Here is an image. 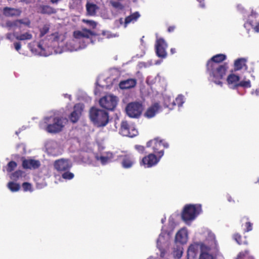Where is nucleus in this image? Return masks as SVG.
Instances as JSON below:
<instances>
[{
	"mask_svg": "<svg viewBox=\"0 0 259 259\" xmlns=\"http://www.w3.org/2000/svg\"><path fill=\"white\" fill-rule=\"evenodd\" d=\"M226 59V56L219 54L212 57L206 63V71L211 80L215 84L222 85L221 80L226 75L228 66L227 63L221 64Z\"/></svg>",
	"mask_w": 259,
	"mask_h": 259,
	"instance_id": "obj_1",
	"label": "nucleus"
},
{
	"mask_svg": "<svg viewBox=\"0 0 259 259\" xmlns=\"http://www.w3.org/2000/svg\"><path fill=\"white\" fill-rule=\"evenodd\" d=\"M65 121L66 119L62 117H46L44 118V123L47 125L45 130L49 133H58L63 130Z\"/></svg>",
	"mask_w": 259,
	"mask_h": 259,
	"instance_id": "obj_2",
	"label": "nucleus"
},
{
	"mask_svg": "<svg viewBox=\"0 0 259 259\" xmlns=\"http://www.w3.org/2000/svg\"><path fill=\"white\" fill-rule=\"evenodd\" d=\"M91 120L97 127H104L109 122V115L106 111L92 107L89 111Z\"/></svg>",
	"mask_w": 259,
	"mask_h": 259,
	"instance_id": "obj_3",
	"label": "nucleus"
},
{
	"mask_svg": "<svg viewBox=\"0 0 259 259\" xmlns=\"http://www.w3.org/2000/svg\"><path fill=\"white\" fill-rule=\"evenodd\" d=\"M202 211L201 205L199 204H186L181 213L182 219L186 223L193 221Z\"/></svg>",
	"mask_w": 259,
	"mask_h": 259,
	"instance_id": "obj_4",
	"label": "nucleus"
},
{
	"mask_svg": "<svg viewBox=\"0 0 259 259\" xmlns=\"http://www.w3.org/2000/svg\"><path fill=\"white\" fill-rule=\"evenodd\" d=\"M146 147L151 148L153 153L159 156V157H162L164 155V149L168 148L169 145L164 140L157 137L148 141Z\"/></svg>",
	"mask_w": 259,
	"mask_h": 259,
	"instance_id": "obj_5",
	"label": "nucleus"
},
{
	"mask_svg": "<svg viewBox=\"0 0 259 259\" xmlns=\"http://www.w3.org/2000/svg\"><path fill=\"white\" fill-rule=\"evenodd\" d=\"M143 110L142 103L139 102H132L128 103L125 108L127 115L131 118H139Z\"/></svg>",
	"mask_w": 259,
	"mask_h": 259,
	"instance_id": "obj_6",
	"label": "nucleus"
},
{
	"mask_svg": "<svg viewBox=\"0 0 259 259\" xmlns=\"http://www.w3.org/2000/svg\"><path fill=\"white\" fill-rule=\"evenodd\" d=\"M120 133L123 136L130 137H135L138 134L135 124L126 120L122 121L121 122Z\"/></svg>",
	"mask_w": 259,
	"mask_h": 259,
	"instance_id": "obj_7",
	"label": "nucleus"
},
{
	"mask_svg": "<svg viewBox=\"0 0 259 259\" xmlns=\"http://www.w3.org/2000/svg\"><path fill=\"white\" fill-rule=\"evenodd\" d=\"M100 105L108 110H113L117 105L116 97L112 95L105 96L99 100Z\"/></svg>",
	"mask_w": 259,
	"mask_h": 259,
	"instance_id": "obj_8",
	"label": "nucleus"
},
{
	"mask_svg": "<svg viewBox=\"0 0 259 259\" xmlns=\"http://www.w3.org/2000/svg\"><path fill=\"white\" fill-rule=\"evenodd\" d=\"M161 158L154 153H150L142 159L140 161V164L145 168H150L156 165Z\"/></svg>",
	"mask_w": 259,
	"mask_h": 259,
	"instance_id": "obj_9",
	"label": "nucleus"
},
{
	"mask_svg": "<svg viewBox=\"0 0 259 259\" xmlns=\"http://www.w3.org/2000/svg\"><path fill=\"white\" fill-rule=\"evenodd\" d=\"M167 47V44L162 38H159L156 39L155 48L156 55L161 58H165L167 56L166 49Z\"/></svg>",
	"mask_w": 259,
	"mask_h": 259,
	"instance_id": "obj_10",
	"label": "nucleus"
},
{
	"mask_svg": "<svg viewBox=\"0 0 259 259\" xmlns=\"http://www.w3.org/2000/svg\"><path fill=\"white\" fill-rule=\"evenodd\" d=\"M30 20L28 18L23 19H17L14 21L8 20L6 22L5 26L10 29H15L17 28H20L21 25L23 24L27 27H30Z\"/></svg>",
	"mask_w": 259,
	"mask_h": 259,
	"instance_id": "obj_11",
	"label": "nucleus"
},
{
	"mask_svg": "<svg viewBox=\"0 0 259 259\" xmlns=\"http://www.w3.org/2000/svg\"><path fill=\"white\" fill-rule=\"evenodd\" d=\"M84 108V105L81 103H77L74 105L73 111L69 116V119L73 123H76L79 119L82 112Z\"/></svg>",
	"mask_w": 259,
	"mask_h": 259,
	"instance_id": "obj_12",
	"label": "nucleus"
},
{
	"mask_svg": "<svg viewBox=\"0 0 259 259\" xmlns=\"http://www.w3.org/2000/svg\"><path fill=\"white\" fill-rule=\"evenodd\" d=\"M54 166L56 170L59 172H62L69 170L72 167V164L68 160L60 159L54 162Z\"/></svg>",
	"mask_w": 259,
	"mask_h": 259,
	"instance_id": "obj_13",
	"label": "nucleus"
},
{
	"mask_svg": "<svg viewBox=\"0 0 259 259\" xmlns=\"http://www.w3.org/2000/svg\"><path fill=\"white\" fill-rule=\"evenodd\" d=\"M22 165L24 169H36L40 166V163L37 160L24 159Z\"/></svg>",
	"mask_w": 259,
	"mask_h": 259,
	"instance_id": "obj_14",
	"label": "nucleus"
},
{
	"mask_svg": "<svg viewBox=\"0 0 259 259\" xmlns=\"http://www.w3.org/2000/svg\"><path fill=\"white\" fill-rule=\"evenodd\" d=\"M21 12V11L19 9L8 7L4 8L3 11V15L8 17L19 16Z\"/></svg>",
	"mask_w": 259,
	"mask_h": 259,
	"instance_id": "obj_15",
	"label": "nucleus"
},
{
	"mask_svg": "<svg viewBox=\"0 0 259 259\" xmlns=\"http://www.w3.org/2000/svg\"><path fill=\"white\" fill-rule=\"evenodd\" d=\"M201 243H194L191 244L187 250L188 259H194L197 256L199 247Z\"/></svg>",
	"mask_w": 259,
	"mask_h": 259,
	"instance_id": "obj_16",
	"label": "nucleus"
},
{
	"mask_svg": "<svg viewBox=\"0 0 259 259\" xmlns=\"http://www.w3.org/2000/svg\"><path fill=\"white\" fill-rule=\"evenodd\" d=\"M201 254L199 259H215V258L211 254L207 252L210 249V248L204 243L200 244Z\"/></svg>",
	"mask_w": 259,
	"mask_h": 259,
	"instance_id": "obj_17",
	"label": "nucleus"
},
{
	"mask_svg": "<svg viewBox=\"0 0 259 259\" xmlns=\"http://www.w3.org/2000/svg\"><path fill=\"white\" fill-rule=\"evenodd\" d=\"M160 106L158 103H155L150 107H149L144 113V116L151 118L154 117L159 109Z\"/></svg>",
	"mask_w": 259,
	"mask_h": 259,
	"instance_id": "obj_18",
	"label": "nucleus"
},
{
	"mask_svg": "<svg viewBox=\"0 0 259 259\" xmlns=\"http://www.w3.org/2000/svg\"><path fill=\"white\" fill-rule=\"evenodd\" d=\"M136 84L137 80L136 79L130 78L121 81L119 86L121 89H129L135 87Z\"/></svg>",
	"mask_w": 259,
	"mask_h": 259,
	"instance_id": "obj_19",
	"label": "nucleus"
},
{
	"mask_svg": "<svg viewBox=\"0 0 259 259\" xmlns=\"http://www.w3.org/2000/svg\"><path fill=\"white\" fill-rule=\"evenodd\" d=\"M122 161L121 162L122 166L124 168H130L133 166L135 163V161L132 156L129 155H125L122 156Z\"/></svg>",
	"mask_w": 259,
	"mask_h": 259,
	"instance_id": "obj_20",
	"label": "nucleus"
},
{
	"mask_svg": "<svg viewBox=\"0 0 259 259\" xmlns=\"http://www.w3.org/2000/svg\"><path fill=\"white\" fill-rule=\"evenodd\" d=\"M38 13L42 14L51 15L56 12V10L49 5H40L38 7Z\"/></svg>",
	"mask_w": 259,
	"mask_h": 259,
	"instance_id": "obj_21",
	"label": "nucleus"
},
{
	"mask_svg": "<svg viewBox=\"0 0 259 259\" xmlns=\"http://www.w3.org/2000/svg\"><path fill=\"white\" fill-rule=\"evenodd\" d=\"M85 7L87 15L91 16H95L97 11L99 9V7L96 4L90 2L87 3Z\"/></svg>",
	"mask_w": 259,
	"mask_h": 259,
	"instance_id": "obj_22",
	"label": "nucleus"
},
{
	"mask_svg": "<svg viewBox=\"0 0 259 259\" xmlns=\"http://www.w3.org/2000/svg\"><path fill=\"white\" fill-rule=\"evenodd\" d=\"M246 59L243 58L236 60L234 62V70L237 71L243 68L246 70L247 69V66L246 64Z\"/></svg>",
	"mask_w": 259,
	"mask_h": 259,
	"instance_id": "obj_23",
	"label": "nucleus"
},
{
	"mask_svg": "<svg viewBox=\"0 0 259 259\" xmlns=\"http://www.w3.org/2000/svg\"><path fill=\"white\" fill-rule=\"evenodd\" d=\"M93 32L88 29H83L82 31H77L74 32V35L75 38H80L81 37H84L89 38L93 35Z\"/></svg>",
	"mask_w": 259,
	"mask_h": 259,
	"instance_id": "obj_24",
	"label": "nucleus"
},
{
	"mask_svg": "<svg viewBox=\"0 0 259 259\" xmlns=\"http://www.w3.org/2000/svg\"><path fill=\"white\" fill-rule=\"evenodd\" d=\"M175 241L177 243L184 244L187 241V234L185 230H181L177 232L175 236Z\"/></svg>",
	"mask_w": 259,
	"mask_h": 259,
	"instance_id": "obj_25",
	"label": "nucleus"
},
{
	"mask_svg": "<svg viewBox=\"0 0 259 259\" xmlns=\"http://www.w3.org/2000/svg\"><path fill=\"white\" fill-rule=\"evenodd\" d=\"M13 35L15 38L18 40H30L32 38V35L29 32H26L20 34L17 33H14Z\"/></svg>",
	"mask_w": 259,
	"mask_h": 259,
	"instance_id": "obj_26",
	"label": "nucleus"
},
{
	"mask_svg": "<svg viewBox=\"0 0 259 259\" xmlns=\"http://www.w3.org/2000/svg\"><path fill=\"white\" fill-rule=\"evenodd\" d=\"M140 15L138 12H136L130 16L126 17L125 19V22H124V26L125 27L126 26V25L130 23L131 22H134L135 21H136L137 19L140 17Z\"/></svg>",
	"mask_w": 259,
	"mask_h": 259,
	"instance_id": "obj_27",
	"label": "nucleus"
},
{
	"mask_svg": "<svg viewBox=\"0 0 259 259\" xmlns=\"http://www.w3.org/2000/svg\"><path fill=\"white\" fill-rule=\"evenodd\" d=\"M233 238L239 245H247L248 243V241L246 240V238H242L241 235L238 233L234 234Z\"/></svg>",
	"mask_w": 259,
	"mask_h": 259,
	"instance_id": "obj_28",
	"label": "nucleus"
},
{
	"mask_svg": "<svg viewBox=\"0 0 259 259\" xmlns=\"http://www.w3.org/2000/svg\"><path fill=\"white\" fill-rule=\"evenodd\" d=\"M24 175V171L21 170H17L11 174L10 178L14 181H17L19 179L22 178Z\"/></svg>",
	"mask_w": 259,
	"mask_h": 259,
	"instance_id": "obj_29",
	"label": "nucleus"
},
{
	"mask_svg": "<svg viewBox=\"0 0 259 259\" xmlns=\"http://www.w3.org/2000/svg\"><path fill=\"white\" fill-rule=\"evenodd\" d=\"M237 259H255L248 250L240 252L237 255Z\"/></svg>",
	"mask_w": 259,
	"mask_h": 259,
	"instance_id": "obj_30",
	"label": "nucleus"
},
{
	"mask_svg": "<svg viewBox=\"0 0 259 259\" xmlns=\"http://www.w3.org/2000/svg\"><path fill=\"white\" fill-rule=\"evenodd\" d=\"M239 87H241L244 88H249L251 87L250 81L249 80H247L239 81L238 83L234 84L232 88L233 89H237Z\"/></svg>",
	"mask_w": 259,
	"mask_h": 259,
	"instance_id": "obj_31",
	"label": "nucleus"
},
{
	"mask_svg": "<svg viewBox=\"0 0 259 259\" xmlns=\"http://www.w3.org/2000/svg\"><path fill=\"white\" fill-rule=\"evenodd\" d=\"M240 80V77L234 74H230L227 77V81L229 84H235L238 83Z\"/></svg>",
	"mask_w": 259,
	"mask_h": 259,
	"instance_id": "obj_32",
	"label": "nucleus"
},
{
	"mask_svg": "<svg viewBox=\"0 0 259 259\" xmlns=\"http://www.w3.org/2000/svg\"><path fill=\"white\" fill-rule=\"evenodd\" d=\"M8 188L12 191V192H17L20 189V186L19 184L16 183L14 182H10L8 183L7 185Z\"/></svg>",
	"mask_w": 259,
	"mask_h": 259,
	"instance_id": "obj_33",
	"label": "nucleus"
},
{
	"mask_svg": "<svg viewBox=\"0 0 259 259\" xmlns=\"http://www.w3.org/2000/svg\"><path fill=\"white\" fill-rule=\"evenodd\" d=\"M17 166V164L15 161H11L8 163L6 170L7 172H11L15 169Z\"/></svg>",
	"mask_w": 259,
	"mask_h": 259,
	"instance_id": "obj_34",
	"label": "nucleus"
},
{
	"mask_svg": "<svg viewBox=\"0 0 259 259\" xmlns=\"http://www.w3.org/2000/svg\"><path fill=\"white\" fill-rule=\"evenodd\" d=\"M50 30V26L48 24H45L44 25V26L40 29V34H39V37H42L45 35H46L47 33H48L49 31Z\"/></svg>",
	"mask_w": 259,
	"mask_h": 259,
	"instance_id": "obj_35",
	"label": "nucleus"
},
{
	"mask_svg": "<svg viewBox=\"0 0 259 259\" xmlns=\"http://www.w3.org/2000/svg\"><path fill=\"white\" fill-rule=\"evenodd\" d=\"M64 172L62 175V177L63 179L65 180H71L72 179L74 175L73 173L70 172L69 170L63 171Z\"/></svg>",
	"mask_w": 259,
	"mask_h": 259,
	"instance_id": "obj_36",
	"label": "nucleus"
},
{
	"mask_svg": "<svg viewBox=\"0 0 259 259\" xmlns=\"http://www.w3.org/2000/svg\"><path fill=\"white\" fill-rule=\"evenodd\" d=\"M111 4L113 7L118 10H121L123 9V5L119 2H112Z\"/></svg>",
	"mask_w": 259,
	"mask_h": 259,
	"instance_id": "obj_37",
	"label": "nucleus"
},
{
	"mask_svg": "<svg viewBox=\"0 0 259 259\" xmlns=\"http://www.w3.org/2000/svg\"><path fill=\"white\" fill-rule=\"evenodd\" d=\"M135 149L140 153L143 154L145 152V147L142 145H136L135 146Z\"/></svg>",
	"mask_w": 259,
	"mask_h": 259,
	"instance_id": "obj_38",
	"label": "nucleus"
},
{
	"mask_svg": "<svg viewBox=\"0 0 259 259\" xmlns=\"http://www.w3.org/2000/svg\"><path fill=\"white\" fill-rule=\"evenodd\" d=\"M22 188L24 191H27L28 190H31V185L28 182H24L22 184Z\"/></svg>",
	"mask_w": 259,
	"mask_h": 259,
	"instance_id": "obj_39",
	"label": "nucleus"
},
{
	"mask_svg": "<svg viewBox=\"0 0 259 259\" xmlns=\"http://www.w3.org/2000/svg\"><path fill=\"white\" fill-rule=\"evenodd\" d=\"M183 103V98L182 96H179L176 98L175 101L174 102V104L175 105L177 104L178 106H181Z\"/></svg>",
	"mask_w": 259,
	"mask_h": 259,
	"instance_id": "obj_40",
	"label": "nucleus"
},
{
	"mask_svg": "<svg viewBox=\"0 0 259 259\" xmlns=\"http://www.w3.org/2000/svg\"><path fill=\"white\" fill-rule=\"evenodd\" d=\"M245 226L246 227L245 229L244 230L245 232H249L252 229V224L250 222H247L245 224Z\"/></svg>",
	"mask_w": 259,
	"mask_h": 259,
	"instance_id": "obj_41",
	"label": "nucleus"
},
{
	"mask_svg": "<svg viewBox=\"0 0 259 259\" xmlns=\"http://www.w3.org/2000/svg\"><path fill=\"white\" fill-rule=\"evenodd\" d=\"M83 22L89 25L90 26L94 28L96 26V23L95 21L92 20H83Z\"/></svg>",
	"mask_w": 259,
	"mask_h": 259,
	"instance_id": "obj_42",
	"label": "nucleus"
},
{
	"mask_svg": "<svg viewBox=\"0 0 259 259\" xmlns=\"http://www.w3.org/2000/svg\"><path fill=\"white\" fill-rule=\"evenodd\" d=\"M15 49L17 51H19L21 48V45L20 42H16L14 43Z\"/></svg>",
	"mask_w": 259,
	"mask_h": 259,
	"instance_id": "obj_43",
	"label": "nucleus"
},
{
	"mask_svg": "<svg viewBox=\"0 0 259 259\" xmlns=\"http://www.w3.org/2000/svg\"><path fill=\"white\" fill-rule=\"evenodd\" d=\"M182 251L179 249L178 251H174V255L177 256L178 258H180L182 255Z\"/></svg>",
	"mask_w": 259,
	"mask_h": 259,
	"instance_id": "obj_44",
	"label": "nucleus"
},
{
	"mask_svg": "<svg viewBox=\"0 0 259 259\" xmlns=\"http://www.w3.org/2000/svg\"><path fill=\"white\" fill-rule=\"evenodd\" d=\"M176 28V26H174V25H172V26H170L168 27V29H167V31L168 32H174L175 29Z\"/></svg>",
	"mask_w": 259,
	"mask_h": 259,
	"instance_id": "obj_45",
	"label": "nucleus"
},
{
	"mask_svg": "<svg viewBox=\"0 0 259 259\" xmlns=\"http://www.w3.org/2000/svg\"><path fill=\"white\" fill-rule=\"evenodd\" d=\"M160 238H159V239L157 240V247L158 248V249L161 251V252H162L163 249L161 247L160 244Z\"/></svg>",
	"mask_w": 259,
	"mask_h": 259,
	"instance_id": "obj_46",
	"label": "nucleus"
},
{
	"mask_svg": "<svg viewBox=\"0 0 259 259\" xmlns=\"http://www.w3.org/2000/svg\"><path fill=\"white\" fill-rule=\"evenodd\" d=\"M252 94H254L256 96H259V88L258 89H256V90L255 91L252 92Z\"/></svg>",
	"mask_w": 259,
	"mask_h": 259,
	"instance_id": "obj_47",
	"label": "nucleus"
},
{
	"mask_svg": "<svg viewBox=\"0 0 259 259\" xmlns=\"http://www.w3.org/2000/svg\"><path fill=\"white\" fill-rule=\"evenodd\" d=\"M227 199H228V201L230 202H235V201L233 199V198H232V197L231 196H228Z\"/></svg>",
	"mask_w": 259,
	"mask_h": 259,
	"instance_id": "obj_48",
	"label": "nucleus"
},
{
	"mask_svg": "<svg viewBox=\"0 0 259 259\" xmlns=\"http://www.w3.org/2000/svg\"><path fill=\"white\" fill-rule=\"evenodd\" d=\"M61 0H51V2L53 4H57Z\"/></svg>",
	"mask_w": 259,
	"mask_h": 259,
	"instance_id": "obj_49",
	"label": "nucleus"
},
{
	"mask_svg": "<svg viewBox=\"0 0 259 259\" xmlns=\"http://www.w3.org/2000/svg\"><path fill=\"white\" fill-rule=\"evenodd\" d=\"M176 52L175 48H171L170 49V53L171 54H174Z\"/></svg>",
	"mask_w": 259,
	"mask_h": 259,
	"instance_id": "obj_50",
	"label": "nucleus"
},
{
	"mask_svg": "<svg viewBox=\"0 0 259 259\" xmlns=\"http://www.w3.org/2000/svg\"><path fill=\"white\" fill-rule=\"evenodd\" d=\"M100 158H101V160L102 161H104V160H105L106 159V157H103V156H101Z\"/></svg>",
	"mask_w": 259,
	"mask_h": 259,
	"instance_id": "obj_51",
	"label": "nucleus"
},
{
	"mask_svg": "<svg viewBox=\"0 0 259 259\" xmlns=\"http://www.w3.org/2000/svg\"><path fill=\"white\" fill-rule=\"evenodd\" d=\"M38 47L40 49H41V46L40 44H39V45H38Z\"/></svg>",
	"mask_w": 259,
	"mask_h": 259,
	"instance_id": "obj_52",
	"label": "nucleus"
},
{
	"mask_svg": "<svg viewBox=\"0 0 259 259\" xmlns=\"http://www.w3.org/2000/svg\"><path fill=\"white\" fill-rule=\"evenodd\" d=\"M102 34H103V35H105V32H103Z\"/></svg>",
	"mask_w": 259,
	"mask_h": 259,
	"instance_id": "obj_53",
	"label": "nucleus"
}]
</instances>
